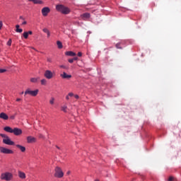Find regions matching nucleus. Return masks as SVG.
I'll return each mask as SVG.
<instances>
[{
  "label": "nucleus",
  "mask_w": 181,
  "mask_h": 181,
  "mask_svg": "<svg viewBox=\"0 0 181 181\" xmlns=\"http://www.w3.org/2000/svg\"><path fill=\"white\" fill-rule=\"evenodd\" d=\"M21 94H23V92H22Z\"/></svg>",
  "instance_id": "50"
},
{
  "label": "nucleus",
  "mask_w": 181,
  "mask_h": 181,
  "mask_svg": "<svg viewBox=\"0 0 181 181\" xmlns=\"http://www.w3.org/2000/svg\"><path fill=\"white\" fill-rule=\"evenodd\" d=\"M2 26H4V23H2L1 21H0V30L2 29Z\"/></svg>",
  "instance_id": "32"
},
{
  "label": "nucleus",
  "mask_w": 181,
  "mask_h": 181,
  "mask_svg": "<svg viewBox=\"0 0 181 181\" xmlns=\"http://www.w3.org/2000/svg\"><path fill=\"white\" fill-rule=\"evenodd\" d=\"M6 71V69H0V74L5 73Z\"/></svg>",
  "instance_id": "31"
},
{
  "label": "nucleus",
  "mask_w": 181,
  "mask_h": 181,
  "mask_svg": "<svg viewBox=\"0 0 181 181\" xmlns=\"http://www.w3.org/2000/svg\"><path fill=\"white\" fill-rule=\"evenodd\" d=\"M60 76L62 78H71V75H69L66 72H63Z\"/></svg>",
  "instance_id": "14"
},
{
  "label": "nucleus",
  "mask_w": 181,
  "mask_h": 181,
  "mask_svg": "<svg viewBox=\"0 0 181 181\" xmlns=\"http://www.w3.org/2000/svg\"><path fill=\"white\" fill-rule=\"evenodd\" d=\"M1 180L11 181L13 179V175L10 172L3 173L0 175Z\"/></svg>",
  "instance_id": "2"
},
{
  "label": "nucleus",
  "mask_w": 181,
  "mask_h": 181,
  "mask_svg": "<svg viewBox=\"0 0 181 181\" xmlns=\"http://www.w3.org/2000/svg\"><path fill=\"white\" fill-rule=\"evenodd\" d=\"M116 47L117 49H121V44L119 43L116 44Z\"/></svg>",
  "instance_id": "30"
},
{
  "label": "nucleus",
  "mask_w": 181,
  "mask_h": 181,
  "mask_svg": "<svg viewBox=\"0 0 181 181\" xmlns=\"http://www.w3.org/2000/svg\"><path fill=\"white\" fill-rule=\"evenodd\" d=\"M42 32H44V33L47 34V37L49 39V37H50V31L49 30V29L47 28H43L42 29Z\"/></svg>",
  "instance_id": "17"
},
{
  "label": "nucleus",
  "mask_w": 181,
  "mask_h": 181,
  "mask_svg": "<svg viewBox=\"0 0 181 181\" xmlns=\"http://www.w3.org/2000/svg\"><path fill=\"white\" fill-rule=\"evenodd\" d=\"M47 62H49V63H52V59L48 58V59H47Z\"/></svg>",
  "instance_id": "42"
},
{
  "label": "nucleus",
  "mask_w": 181,
  "mask_h": 181,
  "mask_svg": "<svg viewBox=\"0 0 181 181\" xmlns=\"http://www.w3.org/2000/svg\"><path fill=\"white\" fill-rule=\"evenodd\" d=\"M54 177L62 178L64 176V173L60 167H56L54 169Z\"/></svg>",
  "instance_id": "3"
},
{
  "label": "nucleus",
  "mask_w": 181,
  "mask_h": 181,
  "mask_svg": "<svg viewBox=\"0 0 181 181\" xmlns=\"http://www.w3.org/2000/svg\"><path fill=\"white\" fill-rule=\"evenodd\" d=\"M0 153H4L5 155H12L13 153V151L6 147L0 146Z\"/></svg>",
  "instance_id": "5"
},
{
  "label": "nucleus",
  "mask_w": 181,
  "mask_h": 181,
  "mask_svg": "<svg viewBox=\"0 0 181 181\" xmlns=\"http://www.w3.org/2000/svg\"><path fill=\"white\" fill-rule=\"evenodd\" d=\"M3 144H4L5 145H9V146L15 145V142L11 140V138H9V136H7L6 139H3Z\"/></svg>",
  "instance_id": "6"
},
{
  "label": "nucleus",
  "mask_w": 181,
  "mask_h": 181,
  "mask_svg": "<svg viewBox=\"0 0 181 181\" xmlns=\"http://www.w3.org/2000/svg\"><path fill=\"white\" fill-rule=\"evenodd\" d=\"M81 18H82L83 20L89 19L90 13H85L81 16Z\"/></svg>",
  "instance_id": "16"
},
{
  "label": "nucleus",
  "mask_w": 181,
  "mask_h": 181,
  "mask_svg": "<svg viewBox=\"0 0 181 181\" xmlns=\"http://www.w3.org/2000/svg\"><path fill=\"white\" fill-rule=\"evenodd\" d=\"M66 56H71V57L76 56V53L73 52L71 51H68L66 52H65Z\"/></svg>",
  "instance_id": "19"
},
{
  "label": "nucleus",
  "mask_w": 181,
  "mask_h": 181,
  "mask_svg": "<svg viewBox=\"0 0 181 181\" xmlns=\"http://www.w3.org/2000/svg\"><path fill=\"white\" fill-rule=\"evenodd\" d=\"M16 101H22V99H21V98H17V99H16Z\"/></svg>",
  "instance_id": "44"
},
{
  "label": "nucleus",
  "mask_w": 181,
  "mask_h": 181,
  "mask_svg": "<svg viewBox=\"0 0 181 181\" xmlns=\"http://www.w3.org/2000/svg\"><path fill=\"white\" fill-rule=\"evenodd\" d=\"M29 2H33L35 4H40L41 5L43 4V1L41 0H28Z\"/></svg>",
  "instance_id": "18"
},
{
  "label": "nucleus",
  "mask_w": 181,
  "mask_h": 181,
  "mask_svg": "<svg viewBox=\"0 0 181 181\" xmlns=\"http://www.w3.org/2000/svg\"><path fill=\"white\" fill-rule=\"evenodd\" d=\"M70 173H71L70 171L66 172V175L69 176V175H70Z\"/></svg>",
  "instance_id": "45"
},
{
  "label": "nucleus",
  "mask_w": 181,
  "mask_h": 181,
  "mask_svg": "<svg viewBox=\"0 0 181 181\" xmlns=\"http://www.w3.org/2000/svg\"><path fill=\"white\" fill-rule=\"evenodd\" d=\"M25 95H31L32 97H36L39 94V90L36 89L35 90H31L30 88H28L25 93Z\"/></svg>",
  "instance_id": "4"
},
{
  "label": "nucleus",
  "mask_w": 181,
  "mask_h": 181,
  "mask_svg": "<svg viewBox=\"0 0 181 181\" xmlns=\"http://www.w3.org/2000/svg\"><path fill=\"white\" fill-rule=\"evenodd\" d=\"M49 104L53 105L54 104V98H51L49 100Z\"/></svg>",
  "instance_id": "26"
},
{
  "label": "nucleus",
  "mask_w": 181,
  "mask_h": 181,
  "mask_svg": "<svg viewBox=\"0 0 181 181\" xmlns=\"http://www.w3.org/2000/svg\"><path fill=\"white\" fill-rule=\"evenodd\" d=\"M0 118H1V119L6 120L9 119V117L5 112H1L0 113Z\"/></svg>",
  "instance_id": "11"
},
{
  "label": "nucleus",
  "mask_w": 181,
  "mask_h": 181,
  "mask_svg": "<svg viewBox=\"0 0 181 181\" xmlns=\"http://www.w3.org/2000/svg\"><path fill=\"white\" fill-rule=\"evenodd\" d=\"M69 63H73L74 62V59H69Z\"/></svg>",
  "instance_id": "34"
},
{
  "label": "nucleus",
  "mask_w": 181,
  "mask_h": 181,
  "mask_svg": "<svg viewBox=\"0 0 181 181\" xmlns=\"http://www.w3.org/2000/svg\"><path fill=\"white\" fill-rule=\"evenodd\" d=\"M74 97H75V98H76V100H78V98H80V97L78 96V95H75Z\"/></svg>",
  "instance_id": "37"
},
{
  "label": "nucleus",
  "mask_w": 181,
  "mask_h": 181,
  "mask_svg": "<svg viewBox=\"0 0 181 181\" xmlns=\"http://www.w3.org/2000/svg\"><path fill=\"white\" fill-rule=\"evenodd\" d=\"M12 45V40L9 39L7 42V46H11Z\"/></svg>",
  "instance_id": "28"
},
{
  "label": "nucleus",
  "mask_w": 181,
  "mask_h": 181,
  "mask_svg": "<svg viewBox=\"0 0 181 181\" xmlns=\"http://www.w3.org/2000/svg\"><path fill=\"white\" fill-rule=\"evenodd\" d=\"M78 57H81L83 56V54L81 52H78Z\"/></svg>",
  "instance_id": "35"
},
{
  "label": "nucleus",
  "mask_w": 181,
  "mask_h": 181,
  "mask_svg": "<svg viewBox=\"0 0 181 181\" xmlns=\"http://www.w3.org/2000/svg\"><path fill=\"white\" fill-rule=\"evenodd\" d=\"M61 110L62 111H63L64 112H67V105H64L61 107Z\"/></svg>",
  "instance_id": "23"
},
{
  "label": "nucleus",
  "mask_w": 181,
  "mask_h": 181,
  "mask_svg": "<svg viewBox=\"0 0 181 181\" xmlns=\"http://www.w3.org/2000/svg\"><path fill=\"white\" fill-rule=\"evenodd\" d=\"M56 10L58 12H61V13H63L64 15H69V13H70V8H69V7H66L65 6H63L62 4L57 5Z\"/></svg>",
  "instance_id": "1"
},
{
  "label": "nucleus",
  "mask_w": 181,
  "mask_h": 181,
  "mask_svg": "<svg viewBox=\"0 0 181 181\" xmlns=\"http://www.w3.org/2000/svg\"><path fill=\"white\" fill-rule=\"evenodd\" d=\"M20 19H22L23 21H24V20H25V18H23V16H20Z\"/></svg>",
  "instance_id": "47"
},
{
  "label": "nucleus",
  "mask_w": 181,
  "mask_h": 181,
  "mask_svg": "<svg viewBox=\"0 0 181 181\" xmlns=\"http://www.w3.org/2000/svg\"><path fill=\"white\" fill-rule=\"evenodd\" d=\"M39 138H45V136H43L42 134H40Z\"/></svg>",
  "instance_id": "43"
},
{
  "label": "nucleus",
  "mask_w": 181,
  "mask_h": 181,
  "mask_svg": "<svg viewBox=\"0 0 181 181\" xmlns=\"http://www.w3.org/2000/svg\"><path fill=\"white\" fill-rule=\"evenodd\" d=\"M68 95H69V97H74V93H69L68 94Z\"/></svg>",
  "instance_id": "33"
},
{
  "label": "nucleus",
  "mask_w": 181,
  "mask_h": 181,
  "mask_svg": "<svg viewBox=\"0 0 181 181\" xmlns=\"http://www.w3.org/2000/svg\"><path fill=\"white\" fill-rule=\"evenodd\" d=\"M4 130L6 132H9V134H13V129H12L11 127H5L4 128Z\"/></svg>",
  "instance_id": "12"
},
{
  "label": "nucleus",
  "mask_w": 181,
  "mask_h": 181,
  "mask_svg": "<svg viewBox=\"0 0 181 181\" xmlns=\"http://www.w3.org/2000/svg\"><path fill=\"white\" fill-rule=\"evenodd\" d=\"M18 177L20 179H26V174L22 171H18Z\"/></svg>",
  "instance_id": "13"
},
{
  "label": "nucleus",
  "mask_w": 181,
  "mask_h": 181,
  "mask_svg": "<svg viewBox=\"0 0 181 181\" xmlns=\"http://www.w3.org/2000/svg\"><path fill=\"white\" fill-rule=\"evenodd\" d=\"M23 36L25 39H28V37H29V34H28V32H24L23 34Z\"/></svg>",
  "instance_id": "25"
},
{
  "label": "nucleus",
  "mask_w": 181,
  "mask_h": 181,
  "mask_svg": "<svg viewBox=\"0 0 181 181\" xmlns=\"http://www.w3.org/2000/svg\"><path fill=\"white\" fill-rule=\"evenodd\" d=\"M41 12L44 16H47V15L50 13V8H49V7H44L42 8Z\"/></svg>",
  "instance_id": "8"
},
{
  "label": "nucleus",
  "mask_w": 181,
  "mask_h": 181,
  "mask_svg": "<svg viewBox=\"0 0 181 181\" xmlns=\"http://www.w3.org/2000/svg\"><path fill=\"white\" fill-rule=\"evenodd\" d=\"M0 136H1V138H4V139H6V138H8V136L5 134H0Z\"/></svg>",
  "instance_id": "27"
},
{
  "label": "nucleus",
  "mask_w": 181,
  "mask_h": 181,
  "mask_svg": "<svg viewBox=\"0 0 181 181\" xmlns=\"http://www.w3.org/2000/svg\"><path fill=\"white\" fill-rule=\"evenodd\" d=\"M95 181H100V180H95Z\"/></svg>",
  "instance_id": "49"
},
{
  "label": "nucleus",
  "mask_w": 181,
  "mask_h": 181,
  "mask_svg": "<svg viewBox=\"0 0 181 181\" xmlns=\"http://www.w3.org/2000/svg\"><path fill=\"white\" fill-rule=\"evenodd\" d=\"M73 60H74V62L76 61V60H78V57H75L73 58Z\"/></svg>",
  "instance_id": "38"
},
{
  "label": "nucleus",
  "mask_w": 181,
  "mask_h": 181,
  "mask_svg": "<svg viewBox=\"0 0 181 181\" xmlns=\"http://www.w3.org/2000/svg\"><path fill=\"white\" fill-rule=\"evenodd\" d=\"M39 81V78H31L30 82L31 83H37Z\"/></svg>",
  "instance_id": "22"
},
{
  "label": "nucleus",
  "mask_w": 181,
  "mask_h": 181,
  "mask_svg": "<svg viewBox=\"0 0 181 181\" xmlns=\"http://www.w3.org/2000/svg\"><path fill=\"white\" fill-rule=\"evenodd\" d=\"M27 22L26 21H24L22 23V25H26Z\"/></svg>",
  "instance_id": "46"
},
{
  "label": "nucleus",
  "mask_w": 181,
  "mask_h": 181,
  "mask_svg": "<svg viewBox=\"0 0 181 181\" xmlns=\"http://www.w3.org/2000/svg\"><path fill=\"white\" fill-rule=\"evenodd\" d=\"M66 100H70V96L69 95H67L66 96Z\"/></svg>",
  "instance_id": "39"
},
{
  "label": "nucleus",
  "mask_w": 181,
  "mask_h": 181,
  "mask_svg": "<svg viewBox=\"0 0 181 181\" xmlns=\"http://www.w3.org/2000/svg\"><path fill=\"white\" fill-rule=\"evenodd\" d=\"M16 32H17V33H22V32H23V30L22 28H20L19 25H16Z\"/></svg>",
  "instance_id": "20"
},
{
  "label": "nucleus",
  "mask_w": 181,
  "mask_h": 181,
  "mask_svg": "<svg viewBox=\"0 0 181 181\" xmlns=\"http://www.w3.org/2000/svg\"><path fill=\"white\" fill-rule=\"evenodd\" d=\"M168 181H173V177H169Z\"/></svg>",
  "instance_id": "36"
},
{
  "label": "nucleus",
  "mask_w": 181,
  "mask_h": 181,
  "mask_svg": "<svg viewBox=\"0 0 181 181\" xmlns=\"http://www.w3.org/2000/svg\"><path fill=\"white\" fill-rule=\"evenodd\" d=\"M57 45L58 46V49H63V44L60 41L57 42Z\"/></svg>",
  "instance_id": "21"
},
{
  "label": "nucleus",
  "mask_w": 181,
  "mask_h": 181,
  "mask_svg": "<svg viewBox=\"0 0 181 181\" xmlns=\"http://www.w3.org/2000/svg\"><path fill=\"white\" fill-rule=\"evenodd\" d=\"M56 147L57 148V149H60V147H59V146H56Z\"/></svg>",
  "instance_id": "48"
},
{
  "label": "nucleus",
  "mask_w": 181,
  "mask_h": 181,
  "mask_svg": "<svg viewBox=\"0 0 181 181\" xmlns=\"http://www.w3.org/2000/svg\"><path fill=\"white\" fill-rule=\"evenodd\" d=\"M10 119H15V115L11 116V117H10Z\"/></svg>",
  "instance_id": "40"
},
{
  "label": "nucleus",
  "mask_w": 181,
  "mask_h": 181,
  "mask_svg": "<svg viewBox=\"0 0 181 181\" xmlns=\"http://www.w3.org/2000/svg\"><path fill=\"white\" fill-rule=\"evenodd\" d=\"M16 148L20 149V151H21V152H25L26 151V148L25 146H21L19 144H16Z\"/></svg>",
  "instance_id": "15"
},
{
  "label": "nucleus",
  "mask_w": 181,
  "mask_h": 181,
  "mask_svg": "<svg viewBox=\"0 0 181 181\" xmlns=\"http://www.w3.org/2000/svg\"><path fill=\"white\" fill-rule=\"evenodd\" d=\"M27 142L28 144H33L35 142H36V138L33 137V136H28L27 137Z\"/></svg>",
  "instance_id": "10"
},
{
  "label": "nucleus",
  "mask_w": 181,
  "mask_h": 181,
  "mask_svg": "<svg viewBox=\"0 0 181 181\" xmlns=\"http://www.w3.org/2000/svg\"><path fill=\"white\" fill-rule=\"evenodd\" d=\"M59 67H60L61 69H64L65 70H67V69H69V67H67V66H64V65H60Z\"/></svg>",
  "instance_id": "29"
},
{
  "label": "nucleus",
  "mask_w": 181,
  "mask_h": 181,
  "mask_svg": "<svg viewBox=\"0 0 181 181\" xmlns=\"http://www.w3.org/2000/svg\"><path fill=\"white\" fill-rule=\"evenodd\" d=\"M41 84L42 86H46V84H47V81L46 79H42Z\"/></svg>",
  "instance_id": "24"
},
{
  "label": "nucleus",
  "mask_w": 181,
  "mask_h": 181,
  "mask_svg": "<svg viewBox=\"0 0 181 181\" xmlns=\"http://www.w3.org/2000/svg\"><path fill=\"white\" fill-rule=\"evenodd\" d=\"M13 134H15L16 136H18V135H22V129L16 127L13 129Z\"/></svg>",
  "instance_id": "9"
},
{
  "label": "nucleus",
  "mask_w": 181,
  "mask_h": 181,
  "mask_svg": "<svg viewBox=\"0 0 181 181\" xmlns=\"http://www.w3.org/2000/svg\"><path fill=\"white\" fill-rule=\"evenodd\" d=\"M44 76L48 80H50L51 78H53V72H52L50 70H47L45 71Z\"/></svg>",
  "instance_id": "7"
},
{
  "label": "nucleus",
  "mask_w": 181,
  "mask_h": 181,
  "mask_svg": "<svg viewBox=\"0 0 181 181\" xmlns=\"http://www.w3.org/2000/svg\"><path fill=\"white\" fill-rule=\"evenodd\" d=\"M27 33H28V35H33V32L32 31H28V32H27Z\"/></svg>",
  "instance_id": "41"
}]
</instances>
